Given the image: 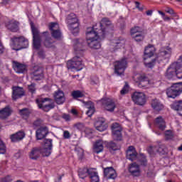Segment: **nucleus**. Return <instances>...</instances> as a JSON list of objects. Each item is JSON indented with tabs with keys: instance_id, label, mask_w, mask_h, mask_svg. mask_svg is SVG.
<instances>
[{
	"instance_id": "obj_36",
	"label": "nucleus",
	"mask_w": 182,
	"mask_h": 182,
	"mask_svg": "<svg viewBox=\"0 0 182 182\" xmlns=\"http://www.w3.org/2000/svg\"><path fill=\"white\" fill-rule=\"evenodd\" d=\"M90 170V168H80L78 170V176L82 179L85 180L87 176H89V171Z\"/></svg>"
},
{
	"instance_id": "obj_53",
	"label": "nucleus",
	"mask_w": 182,
	"mask_h": 182,
	"mask_svg": "<svg viewBox=\"0 0 182 182\" xmlns=\"http://www.w3.org/2000/svg\"><path fill=\"white\" fill-rule=\"evenodd\" d=\"M127 89H129V85L126 84L122 90L120 91L121 95H126V93L129 92V90Z\"/></svg>"
},
{
	"instance_id": "obj_33",
	"label": "nucleus",
	"mask_w": 182,
	"mask_h": 182,
	"mask_svg": "<svg viewBox=\"0 0 182 182\" xmlns=\"http://www.w3.org/2000/svg\"><path fill=\"white\" fill-rule=\"evenodd\" d=\"M88 177L90 180V182H100V179L99 178V173L95 171V169L90 168L89 171Z\"/></svg>"
},
{
	"instance_id": "obj_37",
	"label": "nucleus",
	"mask_w": 182,
	"mask_h": 182,
	"mask_svg": "<svg viewBox=\"0 0 182 182\" xmlns=\"http://www.w3.org/2000/svg\"><path fill=\"white\" fill-rule=\"evenodd\" d=\"M171 108L173 110H176V112H178L180 116H182V113L180 112H182V101H178V102H173V104L171 106Z\"/></svg>"
},
{
	"instance_id": "obj_23",
	"label": "nucleus",
	"mask_w": 182,
	"mask_h": 182,
	"mask_svg": "<svg viewBox=\"0 0 182 182\" xmlns=\"http://www.w3.org/2000/svg\"><path fill=\"white\" fill-rule=\"evenodd\" d=\"M25 132L18 131L15 134H12L10 135V140L11 143H18V141H21V140H23L25 139Z\"/></svg>"
},
{
	"instance_id": "obj_12",
	"label": "nucleus",
	"mask_w": 182,
	"mask_h": 182,
	"mask_svg": "<svg viewBox=\"0 0 182 182\" xmlns=\"http://www.w3.org/2000/svg\"><path fill=\"white\" fill-rule=\"evenodd\" d=\"M43 38H44L43 43L46 48L55 49L56 41L52 37L49 31H44L42 33Z\"/></svg>"
},
{
	"instance_id": "obj_6",
	"label": "nucleus",
	"mask_w": 182,
	"mask_h": 182,
	"mask_svg": "<svg viewBox=\"0 0 182 182\" xmlns=\"http://www.w3.org/2000/svg\"><path fill=\"white\" fill-rule=\"evenodd\" d=\"M11 42L14 46V50H21V49H26L29 46V41L24 36L13 37Z\"/></svg>"
},
{
	"instance_id": "obj_25",
	"label": "nucleus",
	"mask_w": 182,
	"mask_h": 182,
	"mask_svg": "<svg viewBox=\"0 0 182 182\" xmlns=\"http://www.w3.org/2000/svg\"><path fill=\"white\" fill-rule=\"evenodd\" d=\"M12 114V108L9 105L6 106L4 108L0 109V119L5 120Z\"/></svg>"
},
{
	"instance_id": "obj_49",
	"label": "nucleus",
	"mask_w": 182,
	"mask_h": 182,
	"mask_svg": "<svg viewBox=\"0 0 182 182\" xmlns=\"http://www.w3.org/2000/svg\"><path fill=\"white\" fill-rule=\"evenodd\" d=\"M6 153V146L2 140L0 139V154H5Z\"/></svg>"
},
{
	"instance_id": "obj_38",
	"label": "nucleus",
	"mask_w": 182,
	"mask_h": 182,
	"mask_svg": "<svg viewBox=\"0 0 182 182\" xmlns=\"http://www.w3.org/2000/svg\"><path fill=\"white\" fill-rule=\"evenodd\" d=\"M31 110L28 108H23L19 110V114L24 119V120H28L29 116H31Z\"/></svg>"
},
{
	"instance_id": "obj_62",
	"label": "nucleus",
	"mask_w": 182,
	"mask_h": 182,
	"mask_svg": "<svg viewBox=\"0 0 182 182\" xmlns=\"http://www.w3.org/2000/svg\"><path fill=\"white\" fill-rule=\"evenodd\" d=\"M1 4L3 5H8V4H9V0H2Z\"/></svg>"
},
{
	"instance_id": "obj_43",
	"label": "nucleus",
	"mask_w": 182,
	"mask_h": 182,
	"mask_svg": "<svg viewBox=\"0 0 182 182\" xmlns=\"http://www.w3.org/2000/svg\"><path fill=\"white\" fill-rule=\"evenodd\" d=\"M141 32H143V31H141L140 27L136 26V27L132 28L131 29V36H132V37L133 38V37L135 36L136 35H137V34H139V33H141Z\"/></svg>"
},
{
	"instance_id": "obj_19",
	"label": "nucleus",
	"mask_w": 182,
	"mask_h": 182,
	"mask_svg": "<svg viewBox=\"0 0 182 182\" xmlns=\"http://www.w3.org/2000/svg\"><path fill=\"white\" fill-rule=\"evenodd\" d=\"M95 127L98 132H105L107 130L109 125L106 123V119L103 117H100L95 123Z\"/></svg>"
},
{
	"instance_id": "obj_32",
	"label": "nucleus",
	"mask_w": 182,
	"mask_h": 182,
	"mask_svg": "<svg viewBox=\"0 0 182 182\" xmlns=\"http://www.w3.org/2000/svg\"><path fill=\"white\" fill-rule=\"evenodd\" d=\"M13 68L14 70H17V73H23L26 70V65L18 61H13Z\"/></svg>"
},
{
	"instance_id": "obj_44",
	"label": "nucleus",
	"mask_w": 182,
	"mask_h": 182,
	"mask_svg": "<svg viewBox=\"0 0 182 182\" xmlns=\"http://www.w3.org/2000/svg\"><path fill=\"white\" fill-rule=\"evenodd\" d=\"M156 151L160 154H166V153H167V148H166V145L161 144L159 146Z\"/></svg>"
},
{
	"instance_id": "obj_56",
	"label": "nucleus",
	"mask_w": 182,
	"mask_h": 182,
	"mask_svg": "<svg viewBox=\"0 0 182 182\" xmlns=\"http://www.w3.org/2000/svg\"><path fill=\"white\" fill-rule=\"evenodd\" d=\"M11 181H12V178H11L10 176H7L1 179V182H11Z\"/></svg>"
},
{
	"instance_id": "obj_26",
	"label": "nucleus",
	"mask_w": 182,
	"mask_h": 182,
	"mask_svg": "<svg viewBox=\"0 0 182 182\" xmlns=\"http://www.w3.org/2000/svg\"><path fill=\"white\" fill-rule=\"evenodd\" d=\"M54 100L57 105H63L65 103V93L63 91L58 90L54 94Z\"/></svg>"
},
{
	"instance_id": "obj_5",
	"label": "nucleus",
	"mask_w": 182,
	"mask_h": 182,
	"mask_svg": "<svg viewBox=\"0 0 182 182\" xmlns=\"http://www.w3.org/2000/svg\"><path fill=\"white\" fill-rule=\"evenodd\" d=\"M36 103L38 109H41L43 112H49L52 109H55V102L50 98L38 97L36 100Z\"/></svg>"
},
{
	"instance_id": "obj_46",
	"label": "nucleus",
	"mask_w": 182,
	"mask_h": 182,
	"mask_svg": "<svg viewBox=\"0 0 182 182\" xmlns=\"http://www.w3.org/2000/svg\"><path fill=\"white\" fill-rule=\"evenodd\" d=\"M113 43V46H115V48H120L124 45V40H114Z\"/></svg>"
},
{
	"instance_id": "obj_29",
	"label": "nucleus",
	"mask_w": 182,
	"mask_h": 182,
	"mask_svg": "<svg viewBox=\"0 0 182 182\" xmlns=\"http://www.w3.org/2000/svg\"><path fill=\"white\" fill-rule=\"evenodd\" d=\"M151 106L154 112H161L164 109V105L157 99L152 100Z\"/></svg>"
},
{
	"instance_id": "obj_1",
	"label": "nucleus",
	"mask_w": 182,
	"mask_h": 182,
	"mask_svg": "<svg viewBox=\"0 0 182 182\" xmlns=\"http://www.w3.org/2000/svg\"><path fill=\"white\" fill-rule=\"evenodd\" d=\"M99 25L100 29L96 28V26L87 28L86 41L91 49H100V41L105 39L109 31H113V24L108 18H103Z\"/></svg>"
},
{
	"instance_id": "obj_59",
	"label": "nucleus",
	"mask_w": 182,
	"mask_h": 182,
	"mask_svg": "<svg viewBox=\"0 0 182 182\" xmlns=\"http://www.w3.org/2000/svg\"><path fill=\"white\" fill-rule=\"evenodd\" d=\"M62 117L65 122H69V120H70V116L68 114H63Z\"/></svg>"
},
{
	"instance_id": "obj_52",
	"label": "nucleus",
	"mask_w": 182,
	"mask_h": 182,
	"mask_svg": "<svg viewBox=\"0 0 182 182\" xmlns=\"http://www.w3.org/2000/svg\"><path fill=\"white\" fill-rule=\"evenodd\" d=\"M165 12H166V14H169V15H175L176 12L174 11V9H173L171 7L166 6L165 8Z\"/></svg>"
},
{
	"instance_id": "obj_8",
	"label": "nucleus",
	"mask_w": 182,
	"mask_h": 182,
	"mask_svg": "<svg viewBox=\"0 0 182 182\" xmlns=\"http://www.w3.org/2000/svg\"><path fill=\"white\" fill-rule=\"evenodd\" d=\"M67 68L71 70L79 72V70H82L85 68V65L82 63V58L79 56H75L67 62Z\"/></svg>"
},
{
	"instance_id": "obj_9",
	"label": "nucleus",
	"mask_w": 182,
	"mask_h": 182,
	"mask_svg": "<svg viewBox=\"0 0 182 182\" xmlns=\"http://www.w3.org/2000/svg\"><path fill=\"white\" fill-rule=\"evenodd\" d=\"M31 32L33 34V45L34 49H40L41 43L42 40L41 39V34L39 30L33 26V23L31 24Z\"/></svg>"
},
{
	"instance_id": "obj_20",
	"label": "nucleus",
	"mask_w": 182,
	"mask_h": 182,
	"mask_svg": "<svg viewBox=\"0 0 182 182\" xmlns=\"http://www.w3.org/2000/svg\"><path fill=\"white\" fill-rule=\"evenodd\" d=\"M5 26L11 32H18L19 31V21L11 19L5 23Z\"/></svg>"
},
{
	"instance_id": "obj_51",
	"label": "nucleus",
	"mask_w": 182,
	"mask_h": 182,
	"mask_svg": "<svg viewBox=\"0 0 182 182\" xmlns=\"http://www.w3.org/2000/svg\"><path fill=\"white\" fill-rule=\"evenodd\" d=\"M75 127L77 130H80V132H83V130H85V124L83 123L75 124Z\"/></svg>"
},
{
	"instance_id": "obj_60",
	"label": "nucleus",
	"mask_w": 182,
	"mask_h": 182,
	"mask_svg": "<svg viewBox=\"0 0 182 182\" xmlns=\"http://www.w3.org/2000/svg\"><path fill=\"white\" fill-rule=\"evenodd\" d=\"M4 52H5V47L2 45V42L0 41V55L4 54Z\"/></svg>"
},
{
	"instance_id": "obj_22",
	"label": "nucleus",
	"mask_w": 182,
	"mask_h": 182,
	"mask_svg": "<svg viewBox=\"0 0 182 182\" xmlns=\"http://www.w3.org/2000/svg\"><path fill=\"white\" fill-rule=\"evenodd\" d=\"M102 107L105 110H107V112H114L116 104L110 99H105L102 100Z\"/></svg>"
},
{
	"instance_id": "obj_54",
	"label": "nucleus",
	"mask_w": 182,
	"mask_h": 182,
	"mask_svg": "<svg viewBox=\"0 0 182 182\" xmlns=\"http://www.w3.org/2000/svg\"><path fill=\"white\" fill-rule=\"evenodd\" d=\"M117 177V173H116V171H114V173L112 172L110 176H107V178L108 180H114Z\"/></svg>"
},
{
	"instance_id": "obj_13",
	"label": "nucleus",
	"mask_w": 182,
	"mask_h": 182,
	"mask_svg": "<svg viewBox=\"0 0 182 182\" xmlns=\"http://www.w3.org/2000/svg\"><path fill=\"white\" fill-rule=\"evenodd\" d=\"M132 99L135 105H138V106H144L146 105V95L143 92H134L132 95Z\"/></svg>"
},
{
	"instance_id": "obj_50",
	"label": "nucleus",
	"mask_w": 182,
	"mask_h": 182,
	"mask_svg": "<svg viewBox=\"0 0 182 182\" xmlns=\"http://www.w3.org/2000/svg\"><path fill=\"white\" fill-rule=\"evenodd\" d=\"M88 109H89L87 111L86 114H87L89 117H92L95 113V107L93 106H90Z\"/></svg>"
},
{
	"instance_id": "obj_16",
	"label": "nucleus",
	"mask_w": 182,
	"mask_h": 182,
	"mask_svg": "<svg viewBox=\"0 0 182 182\" xmlns=\"http://www.w3.org/2000/svg\"><path fill=\"white\" fill-rule=\"evenodd\" d=\"M111 129L112 130L113 139L117 141H122V127H120V124L117 122L113 123Z\"/></svg>"
},
{
	"instance_id": "obj_21",
	"label": "nucleus",
	"mask_w": 182,
	"mask_h": 182,
	"mask_svg": "<svg viewBox=\"0 0 182 182\" xmlns=\"http://www.w3.org/2000/svg\"><path fill=\"white\" fill-rule=\"evenodd\" d=\"M137 151H136V148L133 146H130L128 147L127 150V160H130L131 161H134L137 160Z\"/></svg>"
},
{
	"instance_id": "obj_45",
	"label": "nucleus",
	"mask_w": 182,
	"mask_h": 182,
	"mask_svg": "<svg viewBox=\"0 0 182 182\" xmlns=\"http://www.w3.org/2000/svg\"><path fill=\"white\" fill-rule=\"evenodd\" d=\"M28 92L31 93L32 95L36 93V84L31 83L28 86Z\"/></svg>"
},
{
	"instance_id": "obj_40",
	"label": "nucleus",
	"mask_w": 182,
	"mask_h": 182,
	"mask_svg": "<svg viewBox=\"0 0 182 182\" xmlns=\"http://www.w3.org/2000/svg\"><path fill=\"white\" fill-rule=\"evenodd\" d=\"M115 170L113 167H107L104 169L105 177H109L112 173H114Z\"/></svg>"
},
{
	"instance_id": "obj_27",
	"label": "nucleus",
	"mask_w": 182,
	"mask_h": 182,
	"mask_svg": "<svg viewBox=\"0 0 182 182\" xmlns=\"http://www.w3.org/2000/svg\"><path fill=\"white\" fill-rule=\"evenodd\" d=\"M129 171L134 177H139L140 176V166L136 163L132 164L129 167Z\"/></svg>"
},
{
	"instance_id": "obj_10",
	"label": "nucleus",
	"mask_w": 182,
	"mask_h": 182,
	"mask_svg": "<svg viewBox=\"0 0 182 182\" xmlns=\"http://www.w3.org/2000/svg\"><path fill=\"white\" fill-rule=\"evenodd\" d=\"M48 29L50 31V34L53 39L59 41L62 38V31L59 28V24L58 23L52 22L48 25Z\"/></svg>"
},
{
	"instance_id": "obj_3",
	"label": "nucleus",
	"mask_w": 182,
	"mask_h": 182,
	"mask_svg": "<svg viewBox=\"0 0 182 182\" xmlns=\"http://www.w3.org/2000/svg\"><path fill=\"white\" fill-rule=\"evenodd\" d=\"M170 56H171V48H170L169 46L162 47L159 50L157 58L153 59L151 62L149 63L144 62V65L146 66V68L153 69V68H154V65H156V60H165V59H168Z\"/></svg>"
},
{
	"instance_id": "obj_11",
	"label": "nucleus",
	"mask_w": 182,
	"mask_h": 182,
	"mask_svg": "<svg viewBox=\"0 0 182 182\" xmlns=\"http://www.w3.org/2000/svg\"><path fill=\"white\" fill-rule=\"evenodd\" d=\"M126 68H127V60L125 58H122L121 60L114 63V72L119 76L124 73Z\"/></svg>"
},
{
	"instance_id": "obj_14",
	"label": "nucleus",
	"mask_w": 182,
	"mask_h": 182,
	"mask_svg": "<svg viewBox=\"0 0 182 182\" xmlns=\"http://www.w3.org/2000/svg\"><path fill=\"white\" fill-rule=\"evenodd\" d=\"M52 139H46L44 140L45 143V148L41 149V154H42L43 157H49L50 154H52V147L53 145L52 144Z\"/></svg>"
},
{
	"instance_id": "obj_48",
	"label": "nucleus",
	"mask_w": 182,
	"mask_h": 182,
	"mask_svg": "<svg viewBox=\"0 0 182 182\" xmlns=\"http://www.w3.org/2000/svg\"><path fill=\"white\" fill-rule=\"evenodd\" d=\"M80 39L79 38H77L75 40H74V48H75V50H83V49H81V48H79V46H82V44L80 43Z\"/></svg>"
},
{
	"instance_id": "obj_2",
	"label": "nucleus",
	"mask_w": 182,
	"mask_h": 182,
	"mask_svg": "<svg viewBox=\"0 0 182 182\" xmlns=\"http://www.w3.org/2000/svg\"><path fill=\"white\" fill-rule=\"evenodd\" d=\"M165 76L166 79H174V77H178V79H182V55L179 57L178 60L173 63L168 68Z\"/></svg>"
},
{
	"instance_id": "obj_42",
	"label": "nucleus",
	"mask_w": 182,
	"mask_h": 182,
	"mask_svg": "<svg viewBox=\"0 0 182 182\" xmlns=\"http://www.w3.org/2000/svg\"><path fill=\"white\" fill-rule=\"evenodd\" d=\"M132 38L136 41V42H141V41L144 39V33H138V34L134 36Z\"/></svg>"
},
{
	"instance_id": "obj_57",
	"label": "nucleus",
	"mask_w": 182,
	"mask_h": 182,
	"mask_svg": "<svg viewBox=\"0 0 182 182\" xmlns=\"http://www.w3.org/2000/svg\"><path fill=\"white\" fill-rule=\"evenodd\" d=\"M38 55L39 58H41V59H45L46 55H45V51L43 50H40L38 52Z\"/></svg>"
},
{
	"instance_id": "obj_18",
	"label": "nucleus",
	"mask_w": 182,
	"mask_h": 182,
	"mask_svg": "<svg viewBox=\"0 0 182 182\" xmlns=\"http://www.w3.org/2000/svg\"><path fill=\"white\" fill-rule=\"evenodd\" d=\"M23 96H25V90L23 87L13 86L12 87V99L13 100H18Z\"/></svg>"
},
{
	"instance_id": "obj_63",
	"label": "nucleus",
	"mask_w": 182,
	"mask_h": 182,
	"mask_svg": "<svg viewBox=\"0 0 182 182\" xmlns=\"http://www.w3.org/2000/svg\"><path fill=\"white\" fill-rule=\"evenodd\" d=\"M158 14H159V15H161V16H163V18H164V16H166V14L160 10L158 11Z\"/></svg>"
},
{
	"instance_id": "obj_17",
	"label": "nucleus",
	"mask_w": 182,
	"mask_h": 182,
	"mask_svg": "<svg viewBox=\"0 0 182 182\" xmlns=\"http://www.w3.org/2000/svg\"><path fill=\"white\" fill-rule=\"evenodd\" d=\"M32 75V79H33V80H42V79H43V77H45V74L43 73V69H42V68H41L38 65H35L33 68V71L31 73Z\"/></svg>"
},
{
	"instance_id": "obj_15",
	"label": "nucleus",
	"mask_w": 182,
	"mask_h": 182,
	"mask_svg": "<svg viewBox=\"0 0 182 182\" xmlns=\"http://www.w3.org/2000/svg\"><path fill=\"white\" fill-rule=\"evenodd\" d=\"M133 79L136 83H138L139 87H146L149 85V77L146 76V74L136 75Z\"/></svg>"
},
{
	"instance_id": "obj_28",
	"label": "nucleus",
	"mask_w": 182,
	"mask_h": 182,
	"mask_svg": "<svg viewBox=\"0 0 182 182\" xmlns=\"http://www.w3.org/2000/svg\"><path fill=\"white\" fill-rule=\"evenodd\" d=\"M154 52H156V48L152 45H149L148 47L145 48L144 52V60H146L147 58H151V56H154Z\"/></svg>"
},
{
	"instance_id": "obj_34",
	"label": "nucleus",
	"mask_w": 182,
	"mask_h": 182,
	"mask_svg": "<svg viewBox=\"0 0 182 182\" xmlns=\"http://www.w3.org/2000/svg\"><path fill=\"white\" fill-rule=\"evenodd\" d=\"M106 147L108 149L110 153H112V151H117V150H120V146L113 141L107 142Z\"/></svg>"
},
{
	"instance_id": "obj_7",
	"label": "nucleus",
	"mask_w": 182,
	"mask_h": 182,
	"mask_svg": "<svg viewBox=\"0 0 182 182\" xmlns=\"http://www.w3.org/2000/svg\"><path fill=\"white\" fill-rule=\"evenodd\" d=\"M182 92V82L173 84L166 90V95L171 99H176L177 96H180Z\"/></svg>"
},
{
	"instance_id": "obj_55",
	"label": "nucleus",
	"mask_w": 182,
	"mask_h": 182,
	"mask_svg": "<svg viewBox=\"0 0 182 182\" xmlns=\"http://www.w3.org/2000/svg\"><path fill=\"white\" fill-rule=\"evenodd\" d=\"M135 6L136 9H139V11H144V6H141L140 2L139 1H135Z\"/></svg>"
},
{
	"instance_id": "obj_41",
	"label": "nucleus",
	"mask_w": 182,
	"mask_h": 182,
	"mask_svg": "<svg viewBox=\"0 0 182 182\" xmlns=\"http://www.w3.org/2000/svg\"><path fill=\"white\" fill-rule=\"evenodd\" d=\"M139 163L141 166H144L146 167L147 166V158L144 156V154H141L139 159Z\"/></svg>"
},
{
	"instance_id": "obj_30",
	"label": "nucleus",
	"mask_w": 182,
	"mask_h": 182,
	"mask_svg": "<svg viewBox=\"0 0 182 182\" xmlns=\"http://www.w3.org/2000/svg\"><path fill=\"white\" fill-rule=\"evenodd\" d=\"M41 156V148L34 147L29 153L28 157L31 160H38Z\"/></svg>"
},
{
	"instance_id": "obj_61",
	"label": "nucleus",
	"mask_w": 182,
	"mask_h": 182,
	"mask_svg": "<svg viewBox=\"0 0 182 182\" xmlns=\"http://www.w3.org/2000/svg\"><path fill=\"white\" fill-rule=\"evenodd\" d=\"M147 16H151V15H153V10H148L146 12Z\"/></svg>"
},
{
	"instance_id": "obj_35",
	"label": "nucleus",
	"mask_w": 182,
	"mask_h": 182,
	"mask_svg": "<svg viewBox=\"0 0 182 182\" xmlns=\"http://www.w3.org/2000/svg\"><path fill=\"white\" fill-rule=\"evenodd\" d=\"M103 141L98 140L94 144V153L99 154V153H102L103 151Z\"/></svg>"
},
{
	"instance_id": "obj_4",
	"label": "nucleus",
	"mask_w": 182,
	"mask_h": 182,
	"mask_svg": "<svg viewBox=\"0 0 182 182\" xmlns=\"http://www.w3.org/2000/svg\"><path fill=\"white\" fill-rule=\"evenodd\" d=\"M66 23H68V26L71 31L73 35L76 36L77 33H79V20L76 15L73 13L70 14L66 18Z\"/></svg>"
},
{
	"instance_id": "obj_47",
	"label": "nucleus",
	"mask_w": 182,
	"mask_h": 182,
	"mask_svg": "<svg viewBox=\"0 0 182 182\" xmlns=\"http://www.w3.org/2000/svg\"><path fill=\"white\" fill-rule=\"evenodd\" d=\"M165 139L166 140H173V139H174V134L171 130H167L165 132Z\"/></svg>"
},
{
	"instance_id": "obj_39",
	"label": "nucleus",
	"mask_w": 182,
	"mask_h": 182,
	"mask_svg": "<svg viewBox=\"0 0 182 182\" xmlns=\"http://www.w3.org/2000/svg\"><path fill=\"white\" fill-rule=\"evenodd\" d=\"M71 96L74 100H77V99H81L82 97H85V94L83 92L77 90H73L71 92Z\"/></svg>"
},
{
	"instance_id": "obj_58",
	"label": "nucleus",
	"mask_w": 182,
	"mask_h": 182,
	"mask_svg": "<svg viewBox=\"0 0 182 182\" xmlns=\"http://www.w3.org/2000/svg\"><path fill=\"white\" fill-rule=\"evenodd\" d=\"M63 139H70V132L69 131L65 130L63 132Z\"/></svg>"
},
{
	"instance_id": "obj_64",
	"label": "nucleus",
	"mask_w": 182,
	"mask_h": 182,
	"mask_svg": "<svg viewBox=\"0 0 182 182\" xmlns=\"http://www.w3.org/2000/svg\"><path fill=\"white\" fill-rule=\"evenodd\" d=\"M163 19H164V21H170V17H168V16H164V18H163Z\"/></svg>"
},
{
	"instance_id": "obj_24",
	"label": "nucleus",
	"mask_w": 182,
	"mask_h": 182,
	"mask_svg": "<svg viewBox=\"0 0 182 182\" xmlns=\"http://www.w3.org/2000/svg\"><path fill=\"white\" fill-rule=\"evenodd\" d=\"M48 133H49V130L47 127H40L36 132L37 140H42V139H45L46 136H48Z\"/></svg>"
},
{
	"instance_id": "obj_31",
	"label": "nucleus",
	"mask_w": 182,
	"mask_h": 182,
	"mask_svg": "<svg viewBox=\"0 0 182 182\" xmlns=\"http://www.w3.org/2000/svg\"><path fill=\"white\" fill-rule=\"evenodd\" d=\"M155 126H156L159 130H164L166 129V122L164 121V119H163V117L159 116L155 119L154 121Z\"/></svg>"
}]
</instances>
